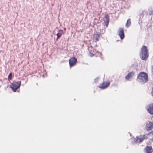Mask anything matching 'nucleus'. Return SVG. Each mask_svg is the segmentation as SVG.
<instances>
[{
    "label": "nucleus",
    "mask_w": 153,
    "mask_h": 153,
    "mask_svg": "<svg viewBox=\"0 0 153 153\" xmlns=\"http://www.w3.org/2000/svg\"><path fill=\"white\" fill-rule=\"evenodd\" d=\"M131 25V19H128L126 24V26L127 27H129Z\"/></svg>",
    "instance_id": "nucleus-14"
},
{
    "label": "nucleus",
    "mask_w": 153,
    "mask_h": 153,
    "mask_svg": "<svg viewBox=\"0 0 153 153\" xmlns=\"http://www.w3.org/2000/svg\"><path fill=\"white\" fill-rule=\"evenodd\" d=\"M153 127V121L147 123L146 126V129L147 131L151 130Z\"/></svg>",
    "instance_id": "nucleus-7"
},
{
    "label": "nucleus",
    "mask_w": 153,
    "mask_h": 153,
    "mask_svg": "<svg viewBox=\"0 0 153 153\" xmlns=\"http://www.w3.org/2000/svg\"><path fill=\"white\" fill-rule=\"evenodd\" d=\"M12 73H10L8 76V80H10L12 79Z\"/></svg>",
    "instance_id": "nucleus-16"
},
{
    "label": "nucleus",
    "mask_w": 153,
    "mask_h": 153,
    "mask_svg": "<svg viewBox=\"0 0 153 153\" xmlns=\"http://www.w3.org/2000/svg\"><path fill=\"white\" fill-rule=\"evenodd\" d=\"M146 153H152L153 151L152 149L151 146H147L145 148Z\"/></svg>",
    "instance_id": "nucleus-12"
},
{
    "label": "nucleus",
    "mask_w": 153,
    "mask_h": 153,
    "mask_svg": "<svg viewBox=\"0 0 153 153\" xmlns=\"http://www.w3.org/2000/svg\"><path fill=\"white\" fill-rule=\"evenodd\" d=\"M77 59L75 57H72L69 60L70 68L74 66L76 63Z\"/></svg>",
    "instance_id": "nucleus-5"
},
{
    "label": "nucleus",
    "mask_w": 153,
    "mask_h": 153,
    "mask_svg": "<svg viewBox=\"0 0 153 153\" xmlns=\"http://www.w3.org/2000/svg\"><path fill=\"white\" fill-rule=\"evenodd\" d=\"M118 35L119 36L120 38L122 39L124 37V30L123 28H120L118 30Z\"/></svg>",
    "instance_id": "nucleus-6"
},
{
    "label": "nucleus",
    "mask_w": 153,
    "mask_h": 153,
    "mask_svg": "<svg viewBox=\"0 0 153 153\" xmlns=\"http://www.w3.org/2000/svg\"><path fill=\"white\" fill-rule=\"evenodd\" d=\"M99 36L98 34H95L94 36V39L95 41H97L99 40Z\"/></svg>",
    "instance_id": "nucleus-15"
},
{
    "label": "nucleus",
    "mask_w": 153,
    "mask_h": 153,
    "mask_svg": "<svg viewBox=\"0 0 153 153\" xmlns=\"http://www.w3.org/2000/svg\"><path fill=\"white\" fill-rule=\"evenodd\" d=\"M104 25L106 26V27H107L109 23V16L107 14H105L104 16Z\"/></svg>",
    "instance_id": "nucleus-9"
},
{
    "label": "nucleus",
    "mask_w": 153,
    "mask_h": 153,
    "mask_svg": "<svg viewBox=\"0 0 153 153\" xmlns=\"http://www.w3.org/2000/svg\"><path fill=\"white\" fill-rule=\"evenodd\" d=\"M151 94L152 96L153 97V88H152V91L151 92Z\"/></svg>",
    "instance_id": "nucleus-19"
},
{
    "label": "nucleus",
    "mask_w": 153,
    "mask_h": 153,
    "mask_svg": "<svg viewBox=\"0 0 153 153\" xmlns=\"http://www.w3.org/2000/svg\"><path fill=\"white\" fill-rule=\"evenodd\" d=\"M134 73L132 71L129 72L125 77V79L127 80H129L134 76Z\"/></svg>",
    "instance_id": "nucleus-11"
},
{
    "label": "nucleus",
    "mask_w": 153,
    "mask_h": 153,
    "mask_svg": "<svg viewBox=\"0 0 153 153\" xmlns=\"http://www.w3.org/2000/svg\"><path fill=\"white\" fill-rule=\"evenodd\" d=\"M148 137V135L145 134L140 135V137H137L136 139H134V140L132 141L133 144L138 143H141L144 140L146 139Z\"/></svg>",
    "instance_id": "nucleus-3"
},
{
    "label": "nucleus",
    "mask_w": 153,
    "mask_h": 153,
    "mask_svg": "<svg viewBox=\"0 0 153 153\" xmlns=\"http://www.w3.org/2000/svg\"><path fill=\"white\" fill-rule=\"evenodd\" d=\"M140 56L141 59L143 60H144L148 58V51L146 46H144L141 48Z\"/></svg>",
    "instance_id": "nucleus-2"
},
{
    "label": "nucleus",
    "mask_w": 153,
    "mask_h": 153,
    "mask_svg": "<svg viewBox=\"0 0 153 153\" xmlns=\"http://www.w3.org/2000/svg\"><path fill=\"white\" fill-rule=\"evenodd\" d=\"M148 80V76L147 73L144 72L140 73L137 78V80L139 83L144 84L147 82Z\"/></svg>",
    "instance_id": "nucleus-1"
},
{
    "label": "nucleus",
    "mask_w": 153,
    "mask_h": 153,
    "mask_svg": "<svg viewBox=\"0 0 153 153\" xmlns=\"http://www.w3.org/2000/svg\"><path fill=\"white\" fill-rule=\"evenodd\" d=\"M21 85V81H13L10 85V87L14 92H16V90L19 88Z\"/></svg>",
    "instance_id": "nucleus-4"
},
{
    "label": "nucleus",
    "mask_w": 153,
    "mask_h": 153,
    "mask_svg": "<svg viewBox=\"0 0 153 153\" xmlns=\"http://www.w3.org/2000/svg\"><path fill=\"white\" fill-rule=\"evenodd\" d=\"M109 85L110 82H103L102 84L100 86V87L102 89H104L107 88Z\"/></svg>",
    "instance_id": "nucleus-10"
},
{
    "label": "nucleus",
    "mask_w": 153,
    "mask_h": 153,
    "mask_svg": "<svg viewBox=\"0 0 153 153\" xmlns=\"http://www.w3.org/2000/svg\"><path fill=\"white\" fill-rule=\"evenodd\" d=\"M147 109L149 113L153 115V103L148 105Z\"/></svg>",
    "instance_id": "nucleus-8"
},
{
    "label": "nucleus",
    "mask_w": 153,
    "mask_h": 153,
    "mask_svg": "<svg viewBox=\"0 0 153 153\" xmlns=\"http://www.w3.org/2000/svg\"><path fill=\"white\" fill-rule=\"evenodd\" d=\"M153 14V11H152L151 13H150V15Z\"/></svg>",
    "instance_id": "nucleus-20"
},
{
    "label": "nucleus",
    "mask_w": 153,
    "mask_h": 153,
    "mask_svg": "<svg viewBox=\"0 0 153 153\" xmlns=\"http://www.w3.org/2000/svg\"><path fill=\"white\" fill-rule=\"evenodd\" d=\"M98 78H97L95 79H94V81L95 82H98Z\"/></svg>",
    "instance_id": "nucleus-17"
},
{
    "label": "nucleus",
    "mask_w": 153,
    "mask_h": 153,
    "mask_svg": "<svg viewBox=\"0 0 153 153\" xmlns=\"http://www.w3.org/2000/svg\"><path fill=\"white\" fill-rule=\"evenodd\" d=\"M152 134H153V131H152Z\"/></svg>",
    "instance_id": "nucleus-21"
},
{
    "label": "nucleus",
    "mask_w": 153,
    "mask_h": 153,
    "mask_svg": "<svg viewBox=\"0 0 153 153\" xmlns=\"http://www.w3.org/2000/svg\"><path fill=\"white\" fill-rule=\"evenodd\" d=\"M63 31L62 30H59L58 33H57V34H56V35L57 36V37L56 39V40H57V39L60 38L62 35L63 34Z\"/></svg>",
    "instance_id": "nucleus-13"
},
{
    "label": "nucleus",
    "mask_w": 153,
    "mask_h": 153,
    "mask_svg": "<svg viewBox=\"0 0 153 153\" xmlns=\"http://www.w3.org/2000/svg\"><path fill=\"white\" fill-rule=\"evenodd\" d=\"M89 55H90V56L92 57V56H94V54H89Z\"/></svg>",
    "instance_id": "nucleus-18"
}]
</instances>
